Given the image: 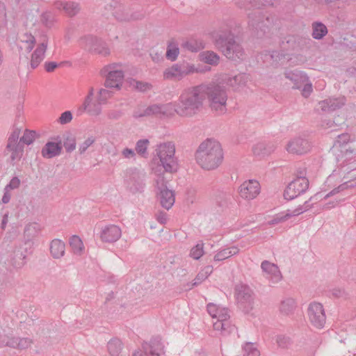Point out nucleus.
I'll return each instance as SVG.
<instances>
[{
    "instance_id": "nucleus-1",
    "label": "nucleus",
    "mask_w": 356,
    "mask_h": 356,
    "mask_svg": "<svg viewBox=\"0 0 356 356\" xmlns=\"http://www.w3.org/2000/svg\"><path fill=\"white\" fill-rule=\"evenodd\" d=\"M208 97L212 110L222 113L226 111L227 95L223 86L220 85H200L183 91L177 102L169 103L172 115L174 112L182 117L196 114L202 107L203 101Z\"/></svg>"
},
{
    "instance_id": "nucleus-2",
    "label": "nucleus",
    "mask_w": 356,
    "mask_h": 356,
    "mask_svg": "<svg viewBox=\"0 0 356 356\" xmlns=\"http://www.w3.org/2000/svg\"><path fill=\"white\" fill-rule=\"evenodd\" d=\"M195 159L198 165L203 169L211 170L217 168L223 159L220 144L209 139L204 141L195 152Z\"/></svg>"
},
{
    "instance_id": "nucleus-3",
    "label": "nucleus",
    "mask_w": 356,
    "mask_h": 356,
    "mask_svg": "<svg viewBox=\"0 0 356 356\" xmlns=\"http://www.w3.org/2000/svg\"><path fill=\"white\" fill-rule=\"evenodd\" d=\"M274 0H260L257 3L256 0L251 1L256 10L248 14V26L257 38H262L268 33L271 26L274 24L275 17L268 15H264L259 10L261 6L266 5H273Z\"/></svg>"
},
{
    "instance_id": "nucleus-4",
    "label": "nucleus",
    "mask_w": 356,
    "mask_h": 356,
    "mask_svg": "<svg viewBox=\"0 0 356 356\" xmlns=\"http://www.w3.org/2000/svg\"><path fill=\"white\" fill-rule=\"evenodd\" d=\"M215 45L228 59L237 61L245 58L243 48L234 40V36L230 31L218 33L215 39Z\"/></svg>"
},
{
    "instance_id": "nucleus-5",
    "label": "nucleus",
    "mask_w": 356,
    "mask_h": 356,
    "mask_svg": "<svg viewBox=\"0 0 356 356\" xmlns=\"http://www.w3.org/2000/svg\"><path fill=\"white\" fill-rule=\"evenodd\" d=\"M156 155L152 159V164L162 168L165 172H173L177 170V163L175 157V147L172 143H164L158 145Z\"/></svg>"
},
{
    "instance_id": "nucleus-6",
    "label": "nucleus",
    "mask_w": 356,
    "mask_h": 356,
    "mask_svg": "<svg viewBox=\"0 0 356 356\" xmlns=\"http://www.w3.org/2000/svg\"><path fill=\"white\" fill-rule=\"evenodd\" d=\"M235 296L238 307L245 314L250 313L254 308L255 294L246 284L237 285L235 287Z\"/></svg>"
},
{
    "instance_id": "nucleus-7",
    "label": "nucleus",
    "mask_w": 356,
    "mask_h": 356,
    "mask_svg": "<svg viewBox=\"0 0 356 356\" xmlns=\"http://www.w3.org/2000/svg\"><path fill=\"white\" fill-rule=\"evenodd\" d=\"M145 173L136 168H130L125 170L124 181L131 193L141 192L145 184Z\"/></svg>"
},
{
    "instance_id": "nucleus-8",
    "label": "nucleus",
    "mask_w": 356,
    "mask_h": 356,
    "mask_svg": "<svg viewBox=\"0 0 356 356\" xmlns=\"http://www.w3.org/2000/svg\"><path fill=\"white\" fill-rule=\"evenodd\" d=\"M106 9L111 10L115 19L120 22L137 20L144 17V14L141 12H136L130 14L125 6L117 1H112L110 4L106 5Z\"/></svg>"
},
{
    "instance_id": "nucleus-9",
    "label": "nucleus",
    "mask_w": 356,
    "mask_h": 356,
    "mask_svg": "<svg viewBox=\"0 0 356 356\" xmlns=\"http://www.w3.org/2000/svg\"><path fill=\"white\" fill-rule=\"evenodd\" d=\"M167 181L163 177H159L156 180L157 195L162 207L168 210L175 203V195L172 191L169 190L167 186Z\"/></svg>"
},
{
    "instance_id": "nucleus-10",
    "label": "nucleus",
    "mask_w": 356,
    "mask_h": 356,
    "mask_svg": "<svg viewBox=\"0 0 356 356\" xmlns=\"http://www.w3.org/2000/svg\"><path fill=\"white\" fill-rule=\"evenodd\" d=\"M309 182L307 179L296 177L291 181L284 191V197L287 200H292L302 194H304L309 188Z\"/></svg>"
},
{
    "instance_id": "nucleus-11",
    "label": "nucleus",
    "mask_w": 356,
    "mask_h": 356,
    "mask_svg": "<svg viewBox=\"0 0 356 356\" xmlns=\"http://www.w3.org/2000/svg\"><path fill=\"white\" fill-rule=\"evenodd\" d=\"M164 346L159 336L153 337L149 343L143 342L142 350L136 351L132 356H161L163 354Z\"/></svg>"
},
{
    "instance_id": "nucleus-12",
    "label": "nucleus",
    "mask_w": 356,
    "mask_h": 356,
    "mask_svg": "<svg viewBox=\"0 0 356 356\" xmlns=\"http://www.w3.org/2000/svg\"><path fill=\"white\" fill-rule=\"evenodd\" d=\"M170 108H172L171 104H152L147 108L138 107L134 110L133 117L136 119L143 117H150L158 115H172Z\"/></svg>"
},
{
    "instance_id": "nucleus-13",
    "label": "nucleus",
    "mask_w": 356,
    "mask_h": 356,
    "mask_svg": "<svg viewBox=\"0 0 356 356\" xmlns=\"http://www.w3.org/2000/svg\"><path fill=\"white\" fill-rule=\"evenodd\" d=\"M307 315L311 324L318 328L324 327L326 316L322 304L316 302H311L307 309Z\"/></svg>"
},
{
    "instance_id": "nucleus-14",
    "label": "nucleus",
    "mask_w": 356,
    "mask_h": 356,
    "mask_svg": "<svg viewBox=\"0 0 356 356\" xmlns=\"http://www.w3.org/2000/svg\"><path fill=\"white\" fill-rule=\"evenodd\" d=\"M114 68V66L108 65L102 70V74L106 76L104 86L106 88L120 89L124 79V73L122 70Z\"/></svg>"
},
{
    "instance_id": "nucleus-15",
    "label": "nucleus",
    "mask_w": 356,
    "mask_h": 356,
    "mask_svg": "<svg viewBox=\"0 0 356 356\" xmlns=\"http://www.w3.org/2000/svg\"><path fill=\"white\" fill-rule=\"evenodd\" d=\"M311 149L310 143L305 138L298 137L290 140L286 145V150L291 154H304Z\"/></svg>"
},
{
    "instance_id": "nucleus-16",
    "label": "nucleus",
    "mask_w": 356,
    "mask_h": 356,
    "mask_svg": "<svg viewBox=\"0 0 356 356\" xmlns=\"http://www.w3.org/2000/svg\"><path fill=\"white\" fill-rule=\"evenodd\" d=\"M80 45L81 47L88 49L89 51L95 54H101L106 56L110 54V50L108 47H103V49H99L96 47L98 44V38L92 35H86L80 39Z\"/></svg>"
},
{
    "instance_id": "nucleus-17",
    "label": "nucleus",
    "mask_w": 356,
    "mask_h": 356,
    "mask_svg": "<svg viewBox=\"0 0 356 356\" xmlns=\"http://www.w3.org/2000/svg\"><path fill=\"white\" fill-rule=\"evenodd\" d=\"M241 197L253 199L259 193V184L255 180H249L243 183L238 188Z\"/></svg>"
},
{
    "instance_id": "nucleus-18",
    "label": "nucleus",
    "mask_w": 356,
    "mask_h": 356,
    "mask_svg": "<svg viewBox=\"0 0 356 356\" xmlns=\"http://www.w3.org/2000/svg\"><path fill=\"white\" fill-rule=\"evenodd\" d=\"M122 234L120 228L115 225H108L102 229L100 238L106 243H113L118 241Z\"/></svg>"
},
{
    "instance_id": "nucleus-19",
    "label": "nucleus",
    "mask_w": 356,
    "mask_h": 356,
    "mask_svg": "<svg viewBox=\"0 0 356 356\" xmlns=\"http://www.w3.org/2000/svg\"><path fill=\"white\" fill-rule=\"evenodd\" d=\"M56 140H58V141H48L44 145L41 151L43 157L51 159L58 156L61 153L63 149L62 139L59 136H57Z\"/></svg>"
},
{
    "instance_id": "nucleus-20",
    "label": "nucleus",
    "mask_w": 356,
    "mask_h": 356,
    "mask_svg": "<svg viewBox=\"0 0 356 356\" xmlns=\"http://www.w3.org/2000/svg\"><path fill=\"white\" fill-rule=\"evenodd\" d=\"M346 102L344 97L329 98L319 102L321 109L324 112L330 113L341 108Z\"/></svg>"
},
{
    "instance_id": "nucleus-21",
    "label": "nucleus",
    "mask_w": 356,
    "mask_h": 356,
    "mask_svg": "<svg viewBox=\"0 0 356 356\" xmlns=\"http://www.w3.org/2000/svg\"><path fill=\"white\" fill-rule=\"evenodd\" d=\"M234 197L229 192L219 191L216 195L215 203L218 211H224L232 204Z\"/></svg>"
},
{
    "instance_id": "nucleus-22",
    "label": "nucleus",
    "mask_w": 356,
    "mask_h": 356,
    "mask_svg": "<svg viewBox=\"0 0 356 356\" xmlns=\"http://www.w3.org/2000/svg\"><path fill=\"white\" fill-rule=\"evenodd\" d=\"M261 268L264 272L270 276L272 283H277L281 280V273L277 265L265 260L261 263Z\"/></svg>"
},
{
    "instance_id": "nucleus-23",
    "label": "nucleus",
    "mask_w": 356,
    "mask_h": 356,
    "mask_svg": "<svg viewBox=\"0 0 356 356\" xmlns=\"http://www.w3.org/2000/svg\"><path fill=\"white\" fill-rule=\"evenodd\" d=\"M284 76L286 79H289L294 83L293 88L296 89H300L301 83H304L308 81V76L307 74L297 70L285 72Z\"/></svg>"
},
{
    "instance_id": "nucleus-24",
    "label": "nucleus",
    "mask_w": 356,
    "mask_h": 356,
    "mask_svg": "<svg viewBox=\"0 0 356 356\" xmlns=\"http://www.w3.org/2000/svg\"><path fill=\"white\" fill-rule=\"evenodd\" d=\"M303 213L302 207H298L295 210H287L286 213H280L273 217V218L268 222L269 225H275L280 222H283L292 216H298Z\"/></svg>"
},
{
    "instance_id": "nucleus-25",
    "label": "nucleus",
    "mask_w": 356,
    "mask_h": 356,
    "mask_svg": "<svg viewBox=\"0 0 356 356\" xmlns=\"http://www.w3.org/2000/svg\"><path fill=\"white\" fill-rule=\"evenodd\" d=\"M296 307L297 304L295 299L286 298L281 301L279 311L282 315L290 316L293 314Z\"/></svg>"
},
{
    "instance_id": "nucleus-26",
    "label": "nucleus",
    "mask_w": 356,
    "mask_h": 356,
    "mask_svg": "<svg viewBox=\"0 0 356 356\" xmlns=\"http://www.w3.org/2000/svg\"><path fill=\"white\" fill-rule=\"evenodd\" d=\"M32 340L29 338L12 337L8 339L6 346L19 350L26 349L31 346Z\"/></svg>"
},
{
    "instance_id": "nucleus-27",
    "label": "nucleus",
    "mask_w": 356,
    "mask_h": 356,
    "mask_svg": "<svg viewBox=\"0 0 356 356\" xmlns=\"http://www.w3.org/2000/svg\"><path fill=\"white\" fill-rule=\"evenodd\" d=\"M275 148L273 143H259L253 147L252 151L254 155L265 156L273 152Z\"/></svg>"
},
{
    "instance_id": "nucleus-28",
    "label": "nucleus",
    "mask_w": 356,
    "mask_h": 356,
    "mask_svg": "<svg viewBox=\"0 0 356 356\" xmlns=\"http://www.w3.org/2000/svg\"><path fill=\"white\" fill-rule=\"evenodd\" d=\"M65 245L61 240L55 238L50 243V252L54 259H60L65 254Z\"/></svg>"
},
{
    "instance_id": "nucleus-29",
    "label": "nucleus",
    "mask_w": 356,
    "mask_h": 356,
    "mask_svg": "<svg viewBox=\"0 0 356 356\" xmlns=\"http://www.w3.org/2000/svg\"><path fill=\"white\" fill-rule=\"evenodd\" d=\"M312 27V35L315 40H322L328 33L327 26L321 22H314Z\"/></svg>"
},
{
    "instance_id": "nucleus-30",
    "label": "nucleus",
    "mask_w": 356,
    "mask_h": 356,
    "mask_svg": "<svg viewBox=\"0 0 356 356\" xmlns=\"http://www.w3.org/2000/svg\"><path fill=\"white\" fill-rule=\"evenodd\" d=\"M285 54L280 51H268L264 54L265 59L275 66L282 64L285 60Z\"/></svg>"
},
{
    "instance_id": "nucleus-31",
    "label": "nucleus",
    "mask_w": 356,
    "mask_h": 356,
    "mask_svg": "<svg viewBox=\"0 0 356 356\" xmlns=\"http://www.w3.org/2000/svg\"><path fill=\"white\" fill-rule=\"evenodd\" d=\"M213 328L215 330H220L223 335H227L235 331V325L231 324L229 320L223 321H216L213 323Z\"/></svg>"
},
{
    "instance_id": "nucleus-32",
    "label": "nucleus",
    "mask_w": 356,
    "mask_h": 356,
    "mask_svg": "<svg viewBox=\"0 0 356 356\" xmlns=\"http://www.w3.org/2000/svg\"><path fill=\"white\" fill-rule=\"evenodd\" d=\"M181 64H174L172 67L168 68L164 72V78L167 79H181Z\"/></svg>"
},
{
    "instance_id": "nucleus-33",
    "label": "nucleus",
    "mask_w": 356,
    "mask_h": 356,
    "mask_svg": "<svg viewBox=\"0 0 356 356\" xmlns=\"http://www.w3.org/2000/svg\"><path fill=\"white\" fill-rule=\"evenodd\" d=\"M123 344L118 338L111 339L107 344L108 351L111 356H118L122 349Z\"/></svg>"
},
{
    "instance_id": "nucleus-34",
    "label": "nucleus",
    "mask_w": 356,
    "mask_h": 356,
    "mask_svg": "<svg viewBox=\"0 0 356 356\" xmlns=\"http://www.w3.org/2000/svg\"><path fill=\"white\" fill-rule=\"evenodd\" d=\"M179 54V49L178 44L174 40H170L168 42L167 50L165 53V57L168 60L175 61Z\"/></svg>"
},
{
    "instance_id": "nucleus-35",
    "label": "nucleus",
    "mask_w": 356,
    "mask_h": 356,
    "mask_svg": "<svg viewBox=\"0 0 356 356\" xmlns=\"http://www.w3.org/2000/svg\"><path fill=\"white\" fill-rule=\"evenodd\" d=\"M69 243L74 254L81 255L83 253L84 250V245L82 241L78 236L73 235L71 236Z\"/></svg>"
},
{
    "instance_id": "nucleus-36",
    "label": "nucleus",
    "mask_w": 356,
    "mask_h": 356,
    "mask_svg": "<svg viewBox=\"0 0 356 356\" xmlns=\"http://www.w3.org/2000/svg\"><path fill=\"white\" fill-rule=\"evenodd\" d=\"M63 147L67 152L70 153L76 148L75 137L70 132H66L63 135Z\"/></svg>"
},
{
    "instance_id": "nucleus-37",
    "label": "nucleus",
    "mask_w": 356,
    "mask_h": 356,
    "mask_svg": "<svg viewBox=\"0 0 356 356\" xmlns=\"http://www.w3.org/2000/svg\"><path fill=\"white\" fill-rule=\"evenodd\" d=\"M39 230V225L35 222L30 223L26 225L24 232L25 239L28 241H31L38 235Z\"/></svg>"
},
{
    "instance_id": "nucleus-38",
    "label": "nucleus",
    "mask_w": 356,
    "mask_h": 356,
    "mask_svg": "<svg viewBox=\"0 0 356 356\" xmlns=\"http://www.w3.org/2000/svg\"><path fill=\"white\" fill-rule=\"evenodd\" d=\"M201 60L206 63L215 65L218 63L219 56L213 51H207L201 54Z\"/></svg>"
},
{
    "instance_id": "nucleus-39",
    "label": "nucleus",
    "mask_w": 356,
    "mask_h": 356,
    "mask_svg": "<svg viewBox=\"0 0 356 356\" xmlns=\"http://www.w3.org/2000/svg\"><path fill=\"white\" fill-rule=\"evenodd\" d=\"M63 10L69 17H72L79 12L80 7L79 3L70 1L65 3Z\"/></svg>"
},
{
    "instance_id": "nucleus-40",
    "label": "nucleus",
    "mask_w": 356,
    "mask_h": 356,
    "mask_svg": "<svg viewBox=\"0 0 356 356\" xmlns=\"http://www.w3.org/2000/svg\"><path fill=\"white\" fill-rule=\"evenodd\" d=\"M21 42L27 44V47H26V51L27 53H30L33 50L36 42V40L35 37L32 34L26 33L23 35Z\"/></svg>"
},
{
    "instance_id": "nucleus-41",
    "label": "nucleus",
    "mask_w": 356,
    "mask_h": 356,
    "mask_svg": "<svg viewBox=\"0 0 356 356\" xmlns=\"http://www.w3.org/2000/svg\"><path fill=\"white\" fill-rule=\"evenodd\" d=\"M246 83V76L244 74H238L228 79L227 84L232 87L244 86Z\"/></svg>"
},
{
    "instance_id": "nucleus-42",
    "label": "nucleus",
    "mask_w": 356,
    "mask_h": 356,
    "mask_svg": "<svg viewBox=\"0 0 356 356\" xmlns=\"http://www.w3.org/2000/svg\"><path fill=\"white\" fill-rule=\"evenodd\" d=\"M103 104L104 103H100L99 99H97V102H95L94 104H90V106H88L86 111H88V113L91 115H99L102 113L101 105ZM80 110L82 111H86V110L83 109L82 106L80 108Z\"/></svg>"
},
{
    "instance_id": "nucleus-43",
    "label": "nucleus",
    "mask_w": 356,
    "mask_h": 356,
    "mask_svg": "<svg viewBox=\"0 0 356 356\" xmlns=\"http://www.w3.org/2000/svg\"><path fill=\"white\" fill-rule=\"evenodd\" d=\"M184 47L186 48L191 51L197 52L204 48V45L202 42H198L195 40H191L186 41L184 44Z\"/></svg>"
},
{
    "instance_id": "nucleus-44",
    "label": "nucleus",
    "mask_w": 356,
    "mask_h": 356,
    "mask_svg": "<svg viewBox=\"0 0 356 356\" xmlns=\"http://www.w3.org/2000/svg\"><path fill=\"white\" fill-rule=\"evenodd\" d=\"M149 143V142L148 139H140L138 140L136 144V152L142 156H145Z\"/></svg>"
},
{
    "instance_id": "nucleus-45",
    "label": "nucleus",
    "mask_w": 356,
    "mask_h": 356,
    "mask_svg": "<svg viewBox=\"0 0 356 356\" xmlns=\"http://www.w3.org/2000/svg\"><path fill=\"white\" fill-rule=\"evenodd\" d=\"M6 149L11 152L10 159L12 161L19 160L24 152V145H16Z\"/></svg>"
},
{
    "instance_id": "nucleus-46",
    "label": "nucleus",
    "mask_w": 356,
    "mask_h": 356,
    "mask_svg": "<svg viewBox=\"0 0 356 356\" xmlns=\"http://www.w3.org/2000/svg\"><path fill=\"white\" fill-rule=\"evenodd\" d=\"M20 134L19 129H15L11 134L10 135L8 139V144L6 145V148L13 147V146L16 145H20L21 142H17L19 136Z\"/></svg>"
},
{
    "instance_id": "nucleus-47",
    "label": "nucleus",
    "mask_w": 356,
    "mask_h": 356,
    "mask_svg": "<svg viewBox=\"0 0 356 356\" xmlns=\"http://www.w3.org/2000/svg\"><path fill=\"white\" fill-rule=\"evenodd\" d=\"M37 133L35 131L26 130L24 133V135L20 138V142H22L24 144L31 145L35 136Z\"/></svg>"
},
{
    "instance_id": "nucleus-48",
    "label": "nucleus",
    "mask_w": 356,
    "mask_h": 356,
    "mask_svg": "<svg viewBox=\"0 0 356 356\" xmlns=\"http://www.w3.org/2000/svg\"><path fill=\"white\" fill-rule=\"evenodd\" d=\"M244 356H259L260 353L252 343H247L243 347Z\"/></svg>"
},
{
    "instance_id": "nucleus-49",
    "label": "nucleus",
    "mask_w": 356,
    "mask_h": 356,
    "mask_svg": "<svg viewBox=\"0 0 356 356\" xmlns=\"http://www.w3.org/2000/svg\"><path fill=\"white\" fill-rule=\"evenodd\" d=\"M204 254L203 250V243H197L195 246H194L191 250L190 255L194 259H199Z\"/></svg>"
},
{
    "instance_id": "nucleus-50",
    "label": "nucleus",
    "mask_w": 356,
    "mask_h": 356,
    "mask_svg": "<svg viewBox=\"0 0 356 356\" xmlns=\"http://www.w3.org/2000/svg\"><path fill=\"white\" fill-rule=\"evenodd\" d=\"M276 342L280 348H287L291 344V339L285 335H278L276 338Z\"/></svg>"
},
{
    "instance_id": "nucleus-51",
    "label": "nucleus",
    "mask_w": 356,
    "mask_h": 356,
    "mask_svg": "<svg viewBox=\"0 0 356 356\" xmlns=\"http://www.w3.org/2000/svg\"><path fill=\"white\" fill-rule=\"evenodd\" d=\"M40 20L47 27H51L53 25L54 17L51 12H45L42 14Z\"/></svg>"
},
{
    "instance_id": "nucleus-52",
    "label": "nucleus",
    "mask_w": 356,
    "mask_h": 356,
    "mask_svg": "<svg viewBox=\"0 0 356 356\" xmlns=\"http://www.w3.org/2000/svg\"><path fill=\"white\" fill-rule=\"evenodd\" d=\"M47 45L48 40L44 39L40 44L38 45L37 48L33 52L35 55L37 54V56L41 57V58L43 60L44 58V54L46 52Z\"/></svg>"
},
{
    "instance_id": "nucleus-53",
    "label": "nucleus",
    "mask_w": 356,
    "mask_h": 356,
    "mask_svg": "<svg viewBox=\"0 0 356 356\" xmlns=\"http://www.w3.org/2000/svg\"><path fill=\"white\" fill-rule=\"evenodd\" d=\"M95 141L93 136L88 137L83 143L79 145V152L81 154H83L87 149L91 146Z\"/></svg>"
},
{
    "instance_id": "nucleus-54",
    "label": "nucleus",
    "mask_w": 356,
    "mask_h": 356,
    "mask_svg": "<svg viewBox=\"0 0 356 356\" xmlns=\"http://www.w3.org/2000/svg\"><path fill=\"white\" fill-rule=\"evenodd\" d=\"M113 94V92L108 90L102 88L99 91V97L97 99L100 103H106L107 98L110 97Z\"/></svg>"
},
{
    "instance_id": "nucleus-55",
    "label": "nucleus",
    "mask_w": 356,
    "mask_h": 356,
    "mask_svg": "<svg viewBox=\"0 0 356 356\" xmlns=\"http://www.w3.org/2000/svg\"><path fill=\"white\" fill-rule=\"evenodd\" d=\"M216 318H217L216 321H223L229 319L230 315L228 309L220 307Z\"/></svg>"
},
{
    "instance_id": "nucleus-56",
    "label": "nucleus",
    "mask_w": 356,
    "mask_h": 356,
    "mask_svg": "<svg viewBox=\"0 0 356 356\" xmlns=\"http://www.w3.org/2000/svg\"><path fill=\"white\" fill-rule=\"evenodd\" d=\"M72 113L70 111L63 112L60 117L58 118V122L61 124H66L70 122L72 120Z\"/></svg>"
},
{
    "instance_id": "nucleus-57",
    "label": "nucleus",
    "mask_w": 356,
    "mask_h": 356,
    "mask_svg": "<svg viewBox=\"0 0 356 356\" xmlns=\"http://www.w3.org/2000/svg\"><path fill=\"white\" fill-rule=\"evenodd\" d=\"M230 252H228V249H223L219 251L213 257L215 261H220L225 260L231 257L229 254Z\"/></svg>"
},
{
    "instance_id": "nucleus-58",
    "label": "nucleus",
    "mask_w": 356,
    "mask_h": 356,
    "mask_svg": "<svg viewBox=\"0 0 356 356\" xmlns=\"http://www.w3.org/2000/svg\"><path fill=\"white\" fill-rule=\"evenodd\" d=\"M20 180L17 177H14L10 182L6 186L4 191H10L19 188Z\"/></svg>"
},
{
    "instance_id": "nucleus-59",
    "label": "nucleus",
    "mask_w": 356,
    "mask_h": 356,
    "mask_svg": "<svg viewBox=\"0 0 356 356\" xmlns=\"http://www.w3.org/2000/svg\"><path fill=\"white\" fill-rule=\"evenodd\" d=\"M303 85V88L302 89V95L305 97H307L310 95L311 92H312V84L309 82L308 80L306 82L301 83V87Z\"/></svg>"
},
{
    "instance_id": "nucleus-60",
    "label": "nucleus",
    "mask_w": 356,
    "mask_h": 356,
    "mask_svg": "<svg viewBox=\"0 0 356 356\" xmlns=\"http://www.w3.org/2000/svg\"><path fill=\"white\" fill-rule=\"evenodd\" d=\"M65 62L58 63L54 61H47L44 63V69L47 72H52L58 66L63 65Z\"/></svg>"
},
{
    "instance_id": "nucleus-61",
    "label": "nucleus",
    "mask_w": 356,
    "mask_h": 356,
    "mask_svg": "<svg viewBox=\"0 0 356 356\" xmlns=\"http://www.w3.org/2000/svg\"><path fill=\"white\" fill-rule=\"evenodd\" d=\"M123 114L124 113L120 110H110L106 113L108 119L115 120H119Z\"/></svg>"
},
{
    "instance_id": "nucleus-62",
    "label": "nucleus",
    "mask_w": 356,
    "mask_h": 356,
    "mask_svg": "<svg viewBox=\"0 0 356 356\" xmlns=\"http://www.w3.org/2000/svg\"><path fill=\"white\" fill-rule=\"evenodd\" d=\"M181 79L185 76L186 75L190 74L191 73H193L195 70L193 65H189L188 64H181Z\"/></svg>"
},
{
    "instance_id": "nucleus-63",
    "label": "nucleus",
    "mask_w": 356,
    "mask_h": 356,
    "mask_svg": "<svg viewBox=\"0 0 356 356\" xmlns=\"http://www.w3.org/2000/svg\"><path fill=\"white\" fill-rule=\"evenodd\" d=\"M136 88L140 92H145L152 88V85L147 82L136 81Z\"/></svg>"
},
{
    "instance_id": "nucleus-64",
    "label": "nucleus",
    "mask_w": 356,
    "mask_h": 356,
    "mask_svg": "<svg viewBox=\"0 0 356 356\" xmlns=\"http://www.w3.org/2000/svg\"><path fill=\"white\" fill-rule=\"evenodd\" d=\"M220 307L214 305L213 303H209L207 305V309L208 313L213 317L216 318L218 310L220 309Z\"/></svg>"
}]
</instances>
